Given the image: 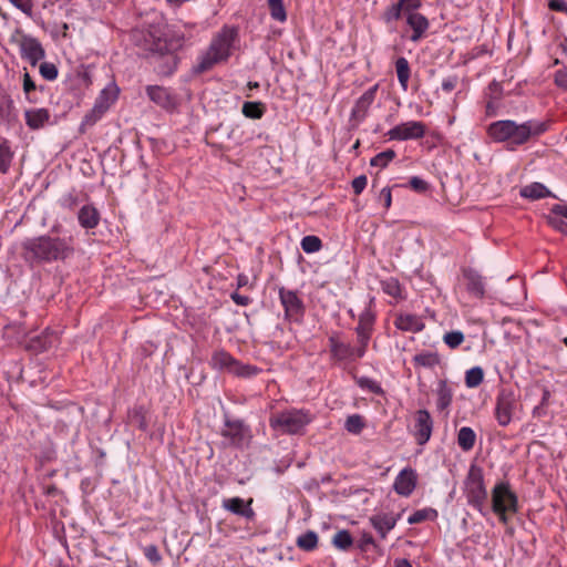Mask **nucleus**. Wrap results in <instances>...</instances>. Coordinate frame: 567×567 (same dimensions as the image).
I'll list each match as a JSON object with an SVG mask.
<instances>
[{
    "label": "nucleus",
    "mask_w": 567,
    "mask_h": 567,
    "mask_svg": "<svg viewBox=\"0 0 567 567\" xmlns=\"http://www.w3.org/2000/svg\"><path fill=\"white\" fill-rule=\"evenodd\" d=\"M74 254L73 238L42 235L27 238L21 243V257L30 265L62 261Z\"/></svg>",
    "instance_id": "1"
},
{
    "label": "nucleus",
    "mask_w": 567,
    "mask_h": 567,
    "mask_svg": "<svg viewBox=\"0 0 567 567\" xmlns=\"http://www.w3.org/2000/svg\"><path fill=\"white\" fill-rule=\"evenodd\" d=\"M549 121L528 120L517 123L513 120H499L487 126V134L494 142L504 143L508 151H515L538 138L549 130Z\"/></svg>",
    "instance_id": "2"
},
{
    "label": "nucleus",
    "mask_w": 567,
    "mask_h": 567,
    "mask_svg": "<svg viewBox=\"0 0 567 567\" xmlns=\"http://www.w3.org/2000/svg\"><path fill=\"white\" fill-rule=\"evenodd\" d=\"M239 42V31L235 25L225 24L210 39L206 50L202 51L193 65L195 74L210 71L218 64L226 63Z\"/></svg>",
    "instance_id": "3"
},
{
    "label": "nucleus",
    "mask_w": 567,
    "mask_h": 567,
    "mask_svg": "<svg viewBox=\"0 0 567 567\" xmlns=\"http://www.w3.org/2000/svg\"><path fill=\"white\" fill-rule=\"evenodd\" d=\"M492 511L504 525L519 511L518 496L512 489L509 482H497L491 493Z\"/></svg>",
    "instance_id": "4"
},
{
    "label": "nucleus",
    "mask_w": 567,
    "mask_h": 567,
    "mask_svg": "<svg viewBox=\"0 0 567 567\" xmlns=\"http://www.w3.org/2000/svg\"><path fill=\"white\" fill-rule=\"evenodd\" d=\"M313 415L306 409H288L272 414L269 419L270 426L289 435L303 434L306 427L312 422Z\"/></svg>",
    "instance_id": "5"
},
{
    "label": "nucleus",
    "mask_w": 567,
    "mask_h": 567,
    "mask_svg": "<svg viewBox=\"0 0 567 567\" xmlns=\"http://www.w3.org/2000/svg\"><path fill=\"white\" fill-rule=\"evenodd\" d=\"M465 495L468 504L482 515H486L487 489L484 483L483 470L471 465L465 480Z\"/></svg>",
    "instance_id": "6"
},
{
    "label": "nucleus",
    "mask_w": 567,
    "mask_h": 567,
    "mask_svg": "<svg viewBox=\"0 0 567 567\" xmlns=\"http://www.w3.org/2000/svg\"><path fill=\"white\" fill-rule=\"evenodd\" d=\"M330 357L336 362H355L362 359L367 351L361 344L343 341L339 333L333 332L328 338Z\"/></svg>",
    "instance_id": "7"
},
{
    "label": "nucleus",
    "mask_w": 567,
    "mask_h": 567,
    "mask_svg": "<svg viewBox=\"0 0 567 567\" xmlns=\"http://www.w3.org/2000/svg\"><path fill=\"white\" fill-rule=\"evenodd\" d=\"M118 96V89L115 84L104 87L95 99L92 110L85 114L82 126H92L100 121L109 111L111 105L115 103Z\"/></svg>",
    "instance_id": "8"
},
{
    "label": "nucleus",
    "mask_w": 567,
    "mask_h": 567,
    "mask_svg": "<svg viewBox=\"0 0 567 567\" xmlns=\"http://www.w3.org/2000/svg\"><path fill=\"white\" fill-rule=\"evenodd\" d=\"M518 408V398L512 389L503 388L498 391L495 404V419L499 426H507Z\"/></svg>",
    "instance_id": "9"
},
{
    "label": "nucleus",
    "mask_w": 567,
    "mask_h": 567,
    "mask_svg": "<svg viewBox=\"0 0 567 567\" xmlns=\"http://www.w3.org/2000/svg\"><path fill=\"white\" fill-rule=\"evenodd\" d=\"M278 295L285 310V318L292 322H300L305 316V305L298 292L280 287Z\"/></svg>",
    "instance_id": "10"
},
{
    "label": "nucleus",
    "mask_w": 567,
    "mask_h": 567,
    "mask_svg": "<svg viewBox=\"0 0 567 567\" xmlns=\"http://www.w3.org/2000/svg\"><path fill=\"white\" fill-rule=\"evenodd\" d=\"M373 300H370L369 307H367L358 319V324L354 328L357 334V342L368 350L369 342L374 332V326L377 320V313L372 310L371 305Z\"/></svg>",
    "instance_id": "11"
},
{
    "label": "nucleus",
    "mask_w": 567,
    "mask_h": 567,
    "mask_svg": "<svg viewBox=\"0 0 567 567\" xmlns=\"http://www.w3.org/2000/svg\"><path fill=\"white\" fill-rule=\"evenodd\" d=\"M425 133L426 126L423 122L408 121L392 127L386 136L390 141H408L422 138Z\"/></svg>",
    "instance_id": "12"
},
{
    "label": "nucleus",
    "mask_w": 567,
    "mask_h": 567,
    "mask_svg": "<svg viewBox=\"0 0 567 567\" xmlns=\"http://www.w3.org/2000/svg\"><path fill=\"white\" fill-rule=\"evenodd\" d=\"M405 23L411 29L412 33L406 35V38L412 42H420L427 34V30L430 28L429 19L422 13L415 11L404 14ZM405 37V33H402V38Z\"/></svg>",
    "instance_id": "13"
},
{
    "label": "nucleus",
    "mask_w": 567,
    "mask_h": 567,
    "mask_svg": "<svg viewBox=\"0 0 567 567\" xmlns=\"http://www.w3.org/2000/svg\"><path fill=\"white\" fill-rule=\"evenodd\" d=\"M19 47L21 58L27 60L32 66H35L45 56L41 42L31 35H23Z\"/></svg>",
    "instance_id": "14"
},
{
    "label": "nucleus",
    "mask_w": 567,
    "mask_h": 567,
    "mask_svg": "<svg viewBox=\"0 0 567 567\" xmlns=\"http://www.w3.org/2000/svg\"><path fill=\"white\" fill-rule=\"evenodd\" d=\"M221 435L230 441L237 447H241L248 443L250 437L249 429L239 420H227Z\"/></svg>",
    "instance_id": "15"
},
{
    "label": "nucleus",
    "mask_w": 567,
    "mask_h": 567,
    "mask_svg": "<svg viewBox=\"0 0 567 567\" xmlns=\"http://www.w3.org/2000/svg\"><path fill=\"white\" fill-rule=\"evenodd\" d=\"M433 421L426 410H419L415 413V423L413 429V435L419 445L427 443L432 435Z\"/></svg>",
    "instance_id": "16"
},
{
    "label": "nucleus",
    "mask_w": 567,
    "mask_h": 567,
    "mask_svg": "<svg viewBox=\"0 0 567 567\" xmlns=\"http://www.w3.org/2000/svg\"><path fill=\"white\" fill-rule=\"evenodd\" d=\"M417 474L411 467L403 468L395 477L393 489L396 494L408 497L416 487Z\"/></svg>",
    "instance_id": "17"
},
{
    "label": "nucleus",
    "mask_w": 567,
    "mask_h": 567,
    "mask_svg": "<svg viewBox=\"0 0 567 567\" xmlns=\"http://www.w3.org/2000/svg\"><path fill=\"white\" fill-rule=\"evenodd\" d=\"M146 94L152 102L166 111H173L177 105L175 95L164 86L148 85L146 86Z\"/></svg>",
    "instance_id": "18"
},
{
    "label": "nucleus",
    "mask_w": 567,
    "mask_h": 567,
    "mask_svg": "<svg viewBox=\"0 0 567 567\" xmlns=\"http://www.w3.org/2000/svg\"><path fill=\"white\" fill-rule=\"evenodd\" d=\"M378 86L374 85L367 90L355 102L352 111L351 117L358 122H361L367 116L368 110L371 104L375 100Z\"/></svg>",
    "instance_id": "19"
},
{
    "label": "nucleus",
    "mask_w": 567,
    "mask_h": 567,
    "mask_svg": "<svg viewBox=\"0 0 567 567\" xmlns=\"http://www.w3.org/2000/svg\"><path fill=\"white\" fill-rule=\"evenodd\" d=\"M394 326L396 329L404 332L417 333L421 332L425 324L423 319L413 313H399L395 316Z\"/></svg>",
    "instance_id": "20"
},
{
    "label": "nucleus",
    "mask_w": 567,
    "mask_h": 567,
    "mask_svg": "<svg viewBox=\"0 0 567 567\" xmlns=\"http://www.w3.org/2000/svg\"><path fill=\"white\" fill-rule=\"evenodd\" d=\"M398 518L399 516L396 517L393 514L382 513L372 515L369 522L379 533L380 537L384 539L388 533L395 527Z\"/></svg>",
    "instance_id": "21"
},
{
    "label": "nucleus",
    "mask_w": 567,
    "mask_h": 567,
    "mask_svg": "<svg viewBox=\"0 0 567 567\" xmlns=\"http://www.w3.org/2000/svg\"><path fill=\"white\" fill-rule=\"evenodd\" d=\"M252 503V498H250L247 504L245 501L240 497H233V498H225L223 499L221 507L233 514L246 517V518H252L255 513L252 508L250 507Z\"/></svg>",
    "instance_id": "22"
},
{
    "label": "nucleus",
    "mask_w": 567,
    "mask_h": 567,
    "mask_svg": "<svg viewBox=\"0 0 567 567\" xmlns=\"http://www.w3.org/2000/svg\"><path fill=\"white\" fill-rule=\"evenodd\" d=\"M466 290L474 298L482 299L485 296V284L483 277L476 271L468 269L464 271Z\"/></svg>",
    "instance_id": "23"
},
{
    "label": "nucleus",
    "mask_w": 567,
    "mask_h": 567,
    "mask_svg": "<svg viewBox=\"0 0 567 567\" xmlns=\"http://www.w3.org/2000/svg\"><path fill=\"white\" fill-rule=\"evenodd\" d=\"M51 114L48 109H30L24 112L25 124L31 130H40L49 122Z\"/></svg>",
    "instance_id": "24"
},
{
    "label": "nucleus",
    "mask_w": 567,
    "mask_h": 567,
    "mask_svg": "<svg viewBox=\"0 0 567 567\" xmlns=\"http://www.w3.org/2000/svg\"><path fill=\"white\" fill-rule=\"evenodd\" d=\"M404 17V10L398 2L388 6L381 14L382 22L386 25L389 32L396 31V22Z\"/></svg>",
    "instance_id": "25"
},
{
    "label": "nucleus",
    "mask_w": 567,
    "mask_h": 567,
    "mask_svg": "<svg viewBox=\"0 0 567 567\" xmlns=\"http://www.w3.org/2000/svg\"><path fill=\"white\" fill-rule=\"evenodd\" d=\"M78 220L83 228L93 229L100 223V213L93 205H84L79 210Z\"/></svg>",
    "instance_id": "26"
},
{
    "label": "nucleus",
    "mask_w": 567,
    "mask_h": 567,
    "mask_svg": "<svg viewBox=\"0 0 567 567\" xmlns=\"http://www.w3.org/2000/svg\"><path fill=\"white\" fill-rule=\"evenodd\" d=\"M412 362L416 368L433 369L441 364V357L434 351H421L413 357Z\"/></svg>",
    "instance_id": "27"
},
{
    "label": "nucleus",
    "mask_w": 567,
    "mask_h": 567,
    "mask_svg": "<svg viewBox=\"0 0 567 567\" xmlns=\"http://www.w3.org/2000/svg\"><path fill=\"white\" fill-rule=\"evenodd\" d=\"M453 400L452 388L446 381L442 380L439 382L436 388V408L443 412L449 409Z\"/></svg>",
    "instance_id": "28"
},
{
    "label": "nucleus",
    "mask_w": 567,
    "mask_h": 567,
    "mask_svg": "<svg viewBox=\"0 0 567 567\" xmlns=\"http://www.w3.org/2000/svg\"><path fill=\"white\" fill-rule=\"evenodd\" d=\"M236 359L225 350H217L213 353L210 365L213 369L227 370L231 372Z\"/></svg>",
    "instance_id": "29"
},
{
    "label": "nucleus",
    "mask_w": 567,
    "mask_h": 567,
    "mask_svg": "<svg viewBox=\"0 0 567 567\" xmlns=\"http://www.w3.org/2000/svg\"><path fill=\"white\" fill-rule=\"evenodd\" d=\"M520 196L532 200L553 196L551 192L542 183H532L520 189Z\"/></svg>",
    "instance_id": "30"
},
{
    "label": "nucleus",
    "mask_w": 567,
    "mask_h": 567,
    "mask_svg": "<svg viewBox=\"0 0 567 567\" xmlns=\"http://www.w3.org/2000/svg\"><path fill=\"white\" fill-rule=\"evenodd\" d=\"M395 72L398 81L403 91L408 90L411 76V68L409 61L404 56H400L395 61Z\"/></svg>",
    "instance_id": "31"
},
{
    "label": "nucleus",
    "mask_w": 567,
    "mask_h": 567,
    "mask_svg": "<svg viewBox=\"0 0 567 567\" xmlns=\"http://www.w3.org/2000/svg\"><path fill=\"white\" fill-rule=\"evenodd\" d=\"M476 442V434L474 430L470 426H463L458 430L457 433V444L464 451H471Z\"/></svg>",
    "instance_id": "32"
},
{
    "label": "nucleus",
    "mask_w": 567,
    "mask_h": 567,
    "mask_svg": "<svg viewBox=\"0 0 567 567\" xmlns=\"http://www.w3.org/2000/svg\"><path fill=\"white\" fill-rule=\"evenodd\" d=\"M381 289L385 295L393 297L396 300L404 299L403 289L399 280L395 278H389L386 280H383L381 282Z\"/></svg>",
    "instance_id": "33"
},
{
    "label": "nucleus",
    "mask_w": 567,
    "mask_h": 567,
    "mask_svg": "<svg viewBox=\"0 0 567 567\" xmlns=\"http://www.w3.org/2000/svg\"><path fill=\"white\" fill-rule=\"evenodd\" d=\"M296 545L298 548L305 550V551H312L318 546V535L313 530H308L305 534L300 535L297 540Z\"/></svg>",
    "instance_id": "34"
},
{
    "label": "nucleus",
    "mask_w": 567,
    "mask_h": 567,
    "mask_svg": "<svg viewBox=\"0 0 567 567\" xmlns=\"http://www.w3.org/2000/svg\"><path fill=\"white\" fill-rule=\"evenodd\" d=\"M266 111L262 102H245L241 107L243 114L252 120H259L264 116Z\"/></svg>",
    "instance_id": "35"
},
{
    "label": "nucleus",
    "mask_w": 567,
    "mask_h": 567,
    "mask_svg": "<svg viewBox=\"0 0 567 567\" xmlns=\"http://www.w3.org/2000/svg\"><path fill=\"white\" fill-rule=\"evenodd\" d=\"M13 158V153L11 151V147L9 145V142L3 140L0 143V173L7 174L11 162Z\"/></svg>",
    "instance_id": "36"
},
{
    "label": "nucleus",
    "mask_w": 567,
    "mask_h": 567,
    "mask_svg": "<svg viewBox=\"0 0 567 567\" xmlns=\"http://www.w3.org/2000/svg\"><path fill=\"white\" fill-rule=\"evenodd\" d=\"M331 543L336 548L347 551L351 548V546L353 544V538L348 530L342 529V530H338L334 534Z\"/></svg>",
    "instance_id": "37"
},
{
    "label": "nucleus",
    "mask_w": 567,
    "mask_h": 567,
    "mask_svg": "<svg viewBox=\"0 0 567 567\" xmlns=\"http://www.w3.org/2000/svg\"><path fill=\"white\" fill-rule=\"evenodd\" d=\"M268 9L274 20L278 22L287 20V12L282 0H268Z\"/></svg>",
    "instance_id": "38"
},
{
    "label": "nucleus",
    "mask_w": 567,
    "mask_h": 567,
    "mask_svg": "<svg viewBox=\"0 0 567 567\" xmlns=\"http://www.w3.org/2000/svg\"><path fill=\"white\" fill-rule=\"evenodd\" d=\"M365 427V421L360 414L349 415L344 423V429L351 434H360Z\"/></svg>",
    "instance_id": "39"
},
{
    "label": "nucleus",
    "mask_w": 567,
    "mask_h": 567,
    "mask_svg": "<svg viewBox=\"0 0 567 567\" xmlns=\"http://www.w3.org/2000/svg\"><path fill=\"white\" fill-rule=\"evenodd\" d=\"M484 380V371L481 367H473L465 373V384L467 388H477Z\"/></svg>",
    "instance_id": "40"
},
{
    "label": "nucleus",
    "mask_w": 567,
    "mask_h": 567,
    "mask_svg": "<svg viewBox=\"0 0 567 567\" xmlns=\"http://www.w3.org/2000/svg\"><path fill=\"white\" fill-rule=\"evenodd\" d=\"M300 246L307 254H313L322 248V241L318 236L308 235L301 239Z\"/></svg>",
    "instance_id": "41"
},
{
    "label": "nucleus",
    "mask_w": 567,
    "mask_h": 567,
    "mask_svg": "<svg viewBox=\"0 0 567 567\" xmlns=\"http://www.w3.org/2000/svg\"><path fill=\"white\" fill-rule=\"evenodd\" d=\"M259 371L256 365L243 364L236 360L230 373L241 378H250L257 375Z\"/></svg>",
    "instance_id": "42"
},
{
    "label": "nucleus",
    "mask_w": 567,
    "mask_h": 567,
    "mask_svg": "<svg viewBox=\"0 0 567 567\" xmlns=\"http://www.w3.org/2000/svg\"><path fill=\"white\" fill-rule=\"evenodd\" d=\"M357 384L362 389L367 390L377 395H383L384 391L379 382L367 377H362L357 380Z\"/></svg>",
    "instance_id": "43"
},
{
    "label": "nucleus",
    "mask_w": 567,
    "mask_h": 567,
    "mask_svg": "<svg viewBox=\"0 0 567 567\" xmlns=\"http://www.w3.org/2000/svg\"><path fill=\"white\" fill-rule=\"evenodd\" d=\"M394 157H395V152L393 150H386L384 152H381V153L377 154L374 157H372L371 161H370V165L384 168V167L388 166V164Z\"/></svg>",
    "instance_id": "44"
},
{
    "label": "nucleus",
    "mask_w": 567,
    "mask_h": 567,
    "mask_svg": "<svg viewBox=\"0 0 567 567\" xmlns=\"http://www.w3.org/2000/svg\"><path fill=\"white\" fill-rule=\"evenodd\" d=\"M464 333L458 330L446 332L443 336V341L450 349L458 348L464 342Z\"/></svg>",
    "instance_id": "45"
},
{
    "label": "nucleus",
    "mask_w": 567,
    "mask_h": 567,
    "mask_svg": "<svg viewBox=\"0 0 567 567\" xmlns=\"http://www.w3.org/2000/svg\"><path fill=\"white\" fill-rule=\"evenodd\" d=\"M431 515H436V512L432 508H423L414 512L409 516L408 523L410 525L420 524L430 518Z\"/></svg>",
    "instance_id": "46"
},
{
    "label": "nucleus",
    "mask_w": 567,
    "mask_h": 567,
    "mask_svg": "<svg viewBox=\"0 0 567 567\" xmlns=\"http://www.w3.org/2000/svg\"><path fill=\"white\" fill-rule=\"evenodd\" d=\"M22 86H23V92L25 94L27 100L30 103H34L35 99L32 97V93L37 90V85H35V82L33 81V79L31 78V75L29 74L28 71H25L23 73Z\"/></svg>",
    "instance_id": "47"
},
{
    "label": "nucleus",
    "mask_w": 567,
    "mask_h": 567,
    "mask_svg": "<svg viewBox=\"0 0 567 567\" xmlns=\"http://www.w3.org/2000/svg\"><path fill=\"white\" fill-rule=\"evenodd\" d=\"M41 76L48 81H54L58 78L59 71L55 64L43 62L39 66Z\"/></svg>",
    "instance_id": "48"
},
{
    "label": "nucleus",
    "mask_w": 567,
    "mask_h": 567,
    "mask_svg": "<svg viewBox=\"0 0 567 567\" xmlns=\"http://www.w3.org/2000/svg\"><path fill=\"white\" fill-rule=\"evenodd\" d=\"M406 186L419 194L426 193L430 189L429 183L417 176L411 177Z\"/></svg>",
    "instance_id": "49"
},
{
    "label": "nucleus",
    "mask_w": 567,
    "mask_h": 567,
    "mask_svg": "<svg viewBox=\"0 0 567 567\" xmlns=\"http://www.w3.org/2000/svg\"><path fill=\"white\" fill-rule=\"evenodd\" d=\"M9 2L22 11L25 16L32 17L33 0H9Z\"/></svg>",
    "instance_id": "50"
},
{
    "label": "nucleus",
    "mask_w": 567,
    "mask_h": 567,
    "mask_svg": "<svg viewBox=\"0 0 567 567\" xmlns=\"http://www.w3.org/2000/svg\"><path fill=\"white\" fill-rule=\"evenodd\" d=\"M145 557L153 564H158L162 560V556L156 545H147L144 547Z\"/></svg>",
    "instance_id": "51"
},
{
    "label": "nucleus",
    "mask_w": 567,
    "mask_h": 567,
    "mask_svg": "<svg viewBox=\"0 0 567 567\" xmlns=\"http://www.w3.org/2000/svg\"><path fill=\"white\" fill-rule=\"evenodd\" d=\"M405 13L415 12L422 7V0H398Z\"/></svg>",
    "instance_id": "52"
},
{
    "label": "nucleus",
    "mask_w": 567,
    "mask_h": 567,
    "mask_svg": "<svg viewBox=\"0 0 567 567\" xmlns=\"http://www.w3.org/2000/svg\"><path fill=\"white\" fill-rule=\"evenodd\" d=\"M378 200L383 205V207L388 210L392 204V194L390 187H383L380 190Z\"/></svg>",
    "instance_id": "53"
},
{
    "label": "nucleus",
    "mask_w": 567,
    "mask_h": 567,
    "mask_svg": "<svg viewBox=\"0 0 567 567\" xmlns=\"http://www.w3.org/2000/svg\"><path fill=\"white\" fill-rule=\"evenodd\" d=\"M368 178L365 175H360L352 181V189L355 195H360L367 187Z\"/></svg>",
    "instance_id": "54"
},
{
    "label": "nucleus",
    "mask_w": 567,
    "mask_h": 567,
    "mask_svg": "<svg viewBox=\"0 0 567 567\" xmlns=\"http://www.w3.org/2000/svg\"><path fill=\"white\" fill-rule=\"evenodd\" d=\"M458 84V79L456 75H451L442 81V90L446 93L452 92Z\"/></svg>",
    "instance_id": "55"
},
{
    "label": "nucleus",
    "mask_w": 567,
    "mask_h": 567,
    "mask_svg": "<svg viewBox=\"0 0 567 567\" xmlns=\"http://www.w3.org/2000/svg\"><path fill=\"white\" fill-rule=\"evenodd\" d=\"M361 550H365L368 546H375L373 536L370 533L363 532L358 544Z\"/></svg>",
    "instance_id": "56"
},
{
    "label": "nucleus",
    "mask_w": 567,
    "mask_h": 567,
    "mask_svg": "<svg viewBox=\"0 0 567 567\" xmlns=\"http://www.w3.org/2000/svg\"><path fill=\"white\" fill-rule=\"evenodd\" d=\"M548 8L551 11L561 12L567 16V3L565 0H548Z\"/></svg>",
    "instance_id": "57"
},
{
    "label": "nucleus",
    "mask_w": 567,
    "mask_h": 567,
    "mask_svg": "<svg viewBox=\"0 0 567 567\" xmlns=\"http://www.w3.org/2000/svg\"><path fill=\"white\" fill-rule=\"evenodd\" d=\"M60 204L64 208L72 209L76 206L78 198L74 194L70 193L61 198Z\"/></svg>",
    "instance_id": "58"
},
{
    "label": "nucleus",
    "mask_w": 567,
    "mask_h": 567,
    "mask_svg": "<svg viewBox=\"0 0 567 567\" xmlns=\"http://www.w3.org/2000/svg\"><path fill=\"white\" fill-rule=\"evenodd\" d=\"M555 84L561 89H567V69L556 71Z\"/></svg>",
    "instance_id": "59"
},
{
    "label": "nucleus",
    "mask_w": 567,
    "mask_h": 567,
    "mask_svg": "<svg viewBox=\"0 0 567 567\" xmlns=\"http://www.w3.org/2000/svg\"><path fill=\"white\" fill-rule=\"evenodd\" d=\"M233 301L238 306H248L251 302V299L248 296L240 295L238 292H234L231 295Z\"/></svg>",
    "instance_id": "60"
},
{
    "label": "nucleus",
    "mask_w": 567,
    "mask_h": 567,
    "mask_svg": "<svg viewBox=\"0 0 567 567\" xmlns=\"http://www.w3.org/2000/svg\"><path fill=\"white\" fill-rule=\"evenodd\" d=\"M133 417H135L138 422V427L141 430H145L147 424H146V421H145V417L142 413V409H134L133 410Z\"/></svg>",
    "instance_id": "61"
},
{
    "label": "nucleus",
    "mask_w": 567,
    "mask_h": 567,
    "mask_svg": "<svg viewBox=\"0 0 567 567\" xmlns=\"http://www.w3.org/2000/svg\"><path fill=\"white\" fill-rule=\"evenodd\" d=\"M532 414L534 417L542 419L547 414V406L538 404L533 409Z\"/></svg>",
    "instance_id": "62"
},
{
    "label": "nucleus",
    "mask_w": 567,
    "mask_h": 567,
    "mask_svg": "<svg viewBox=\"0 0 567 567\" xmlns=\"http://www.w3.org/2000/svg\"><path fill=\"white\" fill-rule=\"evenodd\" d=\"M551 213L555 215L563 216L567 219V205L556 204L551 207Z\"/></svg>",
    "instance_id": "63"
},
{
    "label": "nucleus",
    "mask_w": 567,
    "mask_h": 567,
    "mask_svg": "<svg viewBox=\"0 0 567 567\" xmlns=\"http://www.w3.org/2000/svg\"><path fill=\"white\" fill-rule=\"evenodd\" d=\"M394 567H412V564L408 559L401 558L395 559Z\"/></svg>",
    "instance_id": "64"
}]
</instances>
